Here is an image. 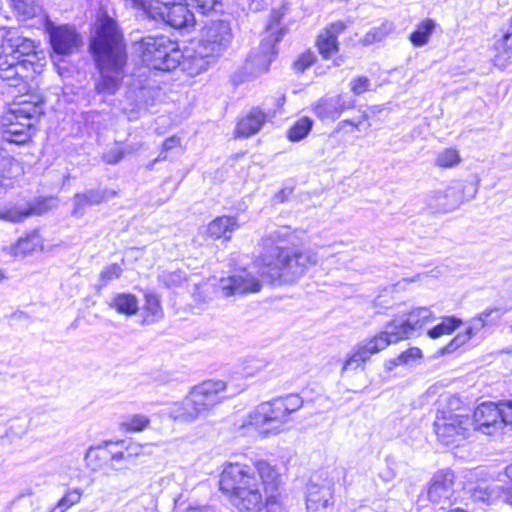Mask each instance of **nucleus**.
Instances as JSON below:
<instances>
[{
    "mask_svg": "<svg viewBox=\"0 0 512 512\" xmlns=\"http://www.w3.org/2000/svg\"><path fill=\"white\" fill-rule=\"evenodd\" d=\"M277 471L266 461L255 465L225 463L219 487L238 512H261L264 507L262 487L274 488Z\"/></svg>",
    "mask_w": 512,
    "mask_h": 512,
    "instance_id": "nucleus-1",
    "label": "nucleus"
},
{
    "mask_svg": "<svg viewBox=\"0 0 512 512\" xmlns=\"http://www.w3.org/2000/svg\"><path fill=\"white\" fill-rule=\"evenodd\" d=\"M291 237L290 228L283 226L270 231L262 239L264 253L258 257L256 265L262 276L270 281L281 277L294 280L318 262V256L312 250L287 247Z\"/></svg>",
    "mask_w": 512,
    "mask_h": 512,
    "instance_id": "nucleus-2",
    "label": "nucleus"
},
{
    "mask_svg": "<svg viewBox=\"0 0 512 512\" xmlns=\"http://www.w3.org/2000/svg\"><path fill=\"white\" fill-rule=\"evenodd\" d=\"M90 49L100 74L97 90L114 94L122 80L127 55L122 33L115 20L107 14L102 15L95 27Z\"/></svg>",
    "mask_w": 512,
    "mask_h": 512,
    "instance_id": "nucleus-3",
    "label": "nucleus"
},
{
    "mask_svg": "<svg viewBox=\"0 0 512 512\" xmlns=\"http://www.w3.org/2000/svg\"><path fill=\"white\" fill-rule=\"evenodd\" d=\"M36 45L16 29L0 28V78L10 86L29 77L34 71Z\"/></svg>",
    "mask_w": 512,
    "mask_h": 512,
    "instance_id": "nucleus-4",
    "label": "nucleus"
},
{
    "mask_svg": "<svg viewBox=\"0 0 512 512\" xmlns=\"http://www.w3.org/2000/svg\"><path fill=\"white\" fill-rule=\"evenodd\" d=\"M302 404L303 401L297 394L263 402L241 420L237 431L242 436L277 434L284 429L290 415L299 410Z\"/></svg>",
    "mask_w": 512,
    "mask_h": 512,
    "instance_id": "nucleus-5",
    "label": "nucleus"
},
{
    "mask_svg": "<svg viewBox=\"0 0 512 512\" xmlns=\"http://www.w3.org/2000/svg\"><path fill=\"white\" fill-rule=\"evenodd\" d=\"M401 328H406V320L393 319L386 324L385 330L380 331L371 338H366L355 345L350 354L347 355L342 373L355 370L370 358L385 350L389 345L395 344L411 336H401Z\"/></svg>",
    "mask_w": 512,
    "mask_h": 512,
    "instance_id": "nucleus-6",
    "label": "nucleus"
},
{
    "mask_svg": "<svg viewBox=\"0 0 512 512\" xmlns=\"http://www.w3.org/2000/svg\"><path fill=\"white\" fill-rule=\"evenodd\" d=\"M135 48L142 62L155 70H173L183 58L177 43L164 35L144 37L135 44Z\"/></svg>",
    "mask_w": 512,
    "mask_h": 512,
    "instance_id": "nucleus-7",
    "label": "nucleus"
},
{
    "mask_svg": "<svg viewBox=\"0 0 512 512\" xmlns=\"http://www.w3.org/2000/svg\"><path fill=\"white\" fill-rule=\"evenodd\" d=\"M459 403V398L452 396L448 399L446 407L438 409L434 421V431L443 445H458L473 430V421L468 414L456 413L451 410L452 406H457Z\"/></svg>",
    "mask_w": 512,
    "mask_h": 512,
    "instance_id": "nucleus-8",
    "label": "nucleus"
},
{
    "mask_svg": "<svg viewBox=\"0 0 512 512\" xmlns=\"http://www.w3.org/2000/svg\"><path fill=\"white\" fill-rule=\"evenodd\" d=\"M41 107L32 103H21L7 111L1 120L3 140L15 144L26 143L34 132V121L41 114Z\"/></svg>",
    "mask_w": 512,
    "mask_h": 512,
    "instance_id": "nucleus-9",
    "label": "nucleus"
},
{
    "mask_svg": "<svg viewBox=\"0 0 512 512\" xmlns=\"http://www.w3.org/2000/svg\"><path fill=\"white\" fill-rule=\"evenodd\" d=\"M233 39L229 22L212 20L202 29L201 39L198 43L199 53L219 58L228 49Z\"/></svg>",
    "mask_w": 512,
    "mask_h": 512,
    "instance_id": "nucleus-10",
    "label": "nucleus"
},
{
    "mask_svg": "<svg viewBox=\"0 0 512 512\" xmlns=\"http://www.w3.org/2000/svg\"><path fill=\"white\" fill-rule=\"evenodd\" d=\"M236 393L238 391L235 389L230 392L228 384L222 380H206L194 386L188 394L198 403L203 416H206L225 398Z\"/></svg>",
    "mask_w": 512,
    "mask_h": 512,
    "instance_id": "nucleus-11",
    "label": "nucleus"
},
{
    "mask_svg": "<svg viewBox=\"0 0 512 512\" xmlns=\"http://www.w3.org/2000/svg\"><path fill=\"white\" fill-rule=\"evenodd\" d=\"M261 282L251 272L243 270L226 278H221L217 292L222 297L257 293L261 290Z\"/></svg>",
    "mask_w": 512,
    "mask_h": 512,
    "instance_id": "nucleus-12",
    "label": "nucleus"
},
{
    "mask_svg": "<svg viewBox=\"0 0 512 512\" xmlns=\"http://www.w3.org/2000/svg\"><path fill=\"white\" fill-rule=\"evenodd\" d=\"M508 310L498 307L488 308L481 312L479 315L471 319L470 326L467 328L465 333L458 334L446 347L447 353L455 351L457 348L468 342L472 336L476 335L486 325H492L497 323L502 315Z\"/></svg>",
    "mask_w": 512,
    "mask_h": 512,
    "instance_id": "nucleus-13",
    "label": "nucleus"
},
{
    "mask_svg": "<svg viewBox=\"0 0 512 512\" xmlns=\"http://www.w3.org/2000/svg\"><path fill=\"white\" fill-rule=\"evenodd\" d=\"M428 499L440 508L445 509L452 504L454 496V474L450 470H441L431 479L427 491Z\"/></svg>",
    "mask_w": 512,
    "mask_h": 512,
    "instance_id": "nucleus-14",
    "label": "nucleus"
},
{
    "mask_svg": "<svg viewBox=\"0 0 512 512\" xmlns=\"http://www.w3.org/2000/svg\"><path fill=\"white\" fill-rule=\"evenodd\" d=\"M48 33L53 52L60 56L72 54L82 43L75 28L68 25L49 26Z\"/></svg>",
    "mask_w": 512,
    "mask_h": 512,
    "instance_id": "nucleus-15",
    "label": "nucleus"
},
{
    "mask_svg": "<svg viewBox=\"0 0 512 512\" xmlns=\"http://www.w3.org/2000/svg\"><path fill=\"white\" fill-rule=\"evenodd\" d=\"M355 107V100L351 98H345L343 95H336L332 97H322L317 100L312 110L314 114L321 121H335L341 114Z\"/></svg>",
    "mask_w": 512,
    "mask_h": 512,
    "instance_id": "nucleus-16",
    "label": "nucleus"
},
{
    "mask_svg": "<svg viewBox=\"0 0 512 512\" xmlns=\"http://www.w3.org/2000/svg\"><path fill=\"white\" fill-rule=\"evenodd\" d=\"M333 503V484L329 481L311 480L306 490L307 512H327Z\"/></svg>",
    "mask_w": 512,
    "mask_h": 512,
    "instance_id": "nucleus-17",
    "label": "nucleus"
},
{
    "mask_svg": "<svg viewBox=\"0 0 512 512\" xmlns=\"http://www.w3.org/2000/svg\"><path fill=\"white\" fill-rule=\"evenodd\" d=\"M500 412L496 403L488 402L479 405L473 415V430L478 429L482 433L491 435L497 429L503 427Z\"/></svg>",
    "mask_w": 512,
    "mask_h": 512,
    "instance_id": "nucleus-18",
    "label": "nucleus"
},
{
    "mask_svg": "<svg viewBox=\"0 0 512 512\" xmlns=\"http://www.w3.org/2000/svg\"><path fill=\"white\" fill-rule=\"evenodd\" d=\"M346 29L343 21L327 25L318 35L317 48L324 59H330L339 50L338 36Z\"/></svg>",
    "mask_w": 512,
    "mask_h": 512,
    "instance_id": "nucleus-19",
    "label": "nucleus"
},
{
    "mask_svg": "<svg viewBox=\"0 0 512 512\" xmlns=\"http://www.w3.org/2000/svg\"><path fill=\"white\" fill-rule=\"evenodd\" d=\"M115 195L114 191L108 189H89L82 193H76L73 197L71 214L74 217H83L87 206L98 205Z\"/></svg>",
    "mask_w": 512,
    "mask_h": 512,
    "instance_id": "nucleus-20",
    "label": "nucleus"
},
{
    "mask_svg": "<svg viewBox=\"0 0 512 512\" xmlns=\"http://www.w3.org/2000/svg\"><path fill=\"white\" fill-rule=\"evenodd\" d=\"M280 41V37L273 39H263L258 52H252L246 62V65L255 72L261 73L269 69L273 56L276 55L275 46Z\"/></svg>",
    "mask_w": 512,
    "mask_h": 512,
    "instance_id": "nucleus-21",
    "label": "nucleus"
},
{
    "mask_svg": "<svg viewBox=\"0 0 512 512\" xmlns=\"http://www.w3.org/2000/svg\"><path fill=\"white\" fill-rule=\"evenodd\" d=\"M43 249V238L38 231L27 233L24 237L9 246L2 248L3 252L11 257H25L37 250Z\"/></svg>",
    "mask_w": 512,
    "mask_h": 512,
    "instance_id": "nucleus-22",
    "label": "nucleus"
},
{
    "mask_svg": "<svg viewBox=\"0 0 512 512\" xmlns=\"http://www.w3.org/2000/svg\"><path fill=\"white\" fill-rule=\"evenodd\" d=\"M197 402L189 394L181 401L173 403L168 409V416L183 423H193L204 417Z\"/></svg>",
    "mask_w": 512,
    "mask_h": 512,
    "instance_id": "nucleus-23",
    "label": "nucleus"
},
{
    "mask_svg": "<svg viewBox=\"0 0 512 512\" xmlns=\"http://www.w3.org/2000/svg\"><path fill=\"white\" fill-rule=\"evenodd\" d=\"M157 21H163L175 29H181L193 26L195 18L185 1H181L172 5L166 13H163V17H159Z\"/></svg>",
    "mask_w": 512,
    "mask_h": 512,
    "instance_id": "nucleus-24",
    "label": "nucleus"
},
{
    "mask_svg": "<svg viewBox=\"0 0 512 512\" xmlns=\"http://www.w3.org/2000/svg\"><path fill=\"white\" fill-rule=\"evenodd\" d=\"M49 200H41L26 206H15L0 212V219L10 222H22L31 215H41L45 213L50 206Z\"/></svg>",
    "mask_w": 512,
    "mask_h": 512,
    "instance_id": "nucleus-25",
    "label": "nucleus"
},
{
    "mask_svg": "<svg viewBox=\"0 0 512 512\" xmlns=\"http://www.w3.org/2000/svg\"><path fill=\"white\" fill-rule=\"evenodd\" d=\"M266 122V115L258 108H253L237 124L236 133L239 137H249L257 133Z\"/></svg>",
    "mask_w": 512,
    "mask_h": 512,
    "instance_id": "nucleus-26",
    "label": "nucleus"
},
{
    "mask_svg": "<svg viewBox=\"0 0 512 512\" xmlns=\"http://www.w3.org/2000/svg\"><path fill=\"white\" fill-rule=\"evenodd\" d=\"M239 227L237 219L231 216H221L211 221L207 228V234L215 239L225 238L229 240L232 233Z\"/></svg>",
    "mask_w": 512,
    "mask_h": 512,
    "instance_id": "nucleus-27",
    "label": "nucleus"
},
{
    "mask_svg": "<svg viewBox=\"0 0 512 512\" xmlns=\"http://www.w3.org/2000/svg\"><path fill=\"white\" fill-rule=\"evenodd\" d=\"M433 314L426 307L417 308L408 314L406 328H401V336H414L424 325L431 322Z\"/></svg>",
    "mask_w": 512,
    "mask_h": 512,
    "instance_id": "nucleus-28",
    "label": "nucleus"
},
{
    "mask_svg": "<svg viewBox=\"0 0 512 512\" xmlns=\"http://www.w3.org/2000/svg\"><path fill=\"white\" fill-rule=\"evenodd\" d=\"M217 58L212 55H204L199 53V45L195 48L192 55H188L183 61L184 70L190 75H197L209 67Z\"/></svg>",
    "mask_w": 512,
    "mask_h": 512,
    "instance_id": "nucleus-29",
    "label": "nucleus"
},
{
    "mask_svg": "<svg viewBox=\"0 0 512 512\" xmlns=\"http://www.w3.org/2000/svg\"><path fill=\"white\" fill-rule=\"evenodd\" d=\"M109 306L126 316L135 315L139 309L138 299L130 293H119L111 298Z\"/></svg>",
    "mask_w": 512,
    "mask_h": 512,
    "instance_id": "nucleus-30",
    "label": "nucleus"
},
{
    "mask_svg": "<svg viewBox=\"0 0 512 512\" xmlns=\"http://www.w3.org/2000/svg\"><path fill=\"white\" fill-rule=\"evenodd\" d=\"M19 163L12 158L0 160V193L13 186V179L20 173Z\"/></svg>",
    "mask_w": 512,
    "mask_h": 512,
    "instance_id": "nucleus-31",
    "label": "nucleus"
},
{
    "mask_svg": "<svg viewBox=\"0 0 512 512\" xmlns=\"http://www.w3.org/2000/svg\"><path fill=\"white\" fill-rule=\"evenodd\" d=\"M143 324H151L159 321L163 317V309L160 298L152 293L145 295V303L143 306Z\"/></svg>",
    "mask_w": 512,
    "mask_h": 512,
    "instance_id": "nucleus-32",
    "label": "nucleus"
},
{
    "mask_svg": "<svg viewBox=\"0 0 512 512\" xmlns=\"http://www.w3.org/2000/svg\"><path fill=\"white\" fill-rule=\"evenodd\" d=\"M498 54L495 56V64L504 67L506 62L512 57V17L510 29L495 43Z\"/></svg>",
    "mask_w": 512,
    "mask_h": 512,
    "instance_id": "nucleus-33",
    "label": "nucleus"
},
{
    "mask_svg": "<svg viewBox=\"0 0 512 512\" xmlns=\"http://www.w3.org/2000/svg\"><path fill=\"white\" fill-rule=\"evenodd\" d=\"M394 23L384 21L379 26L372 27L361 39L360 43L364 46L381 42L394 31Z\"/></svg>",
    "mask_w": 512,
    "mask_h": 512,
    "instance_id": "nucleus-34",
    "label": "nucleus"
},
{
    "mask_svg": "<svg viewBox=\"0 0 512 512\" xmlns=\"http://www.w3.org/2000/svg\"><path fill=\"white\" fill-rule=\"evenodd\" d=\"M280 485V476L277 473V482L274 488L272 487H262L264 489L266 497L263 498L264 508H266L267 512H283L282 506V497L280 493H278V488Z\"/></svg>",
    "mask_w": 512,
    "mask_h": 512,
    "instance_id": "nucleus-35",
    "label": "nucleus"
},
{
    "mask_svg": "<svg viewBox=\"0 0 512 512\" xmlns=\"http://www.w3.org/2000/svg\"><path fill=\"white\" fill-rule=\"evenodd\" d=\"M435 29V22L432 19L422 21L416 30L410 35V41L414 46H423L427 44L431 34Z\"/></svg>",
    "mask_w": 512,
    "mask_h": 512,
    "instance_id": "nucleus-36",
    "label": "nucleus"
},
{
    "mask_svg": "<svg viewBox=\"0 0 512 512\" xmlns=\"http://www.w3.org/2000/svg\"><path fill=\"white\" fill-rule=\"evenodd\" d=\"M462 321L456 317H445L442 322L433 328L429 329L427 334L431 339H437L443 335H449L453 333L460 325Z\"/></svg>",
    "mask_w": 512,
    "mask_h": 512,
    "instance_id": "nucleus-37",
    "label": "nucleus"
},
{
    "mask_svg": "<svg viewBox=\"0 0 512 512\" xmlns=\"http://www.w3.org/2000/svg\"><path fill=\"white\" fill-rule=\"evenodd\" d=\"M82 494L83 491L80 488L68 489L49 512H65L67 509L80 502Z\"/></svg>",
    "mask_w": 512,
    "mask_h": 512,
    "instance_id": "nucleus-38",
    "label": "nucleus"
},
{
    "mask_svg": "<svg viewBox=\"0 0 512 512\" xmlns=\"http://www.w3.org/2000/svg\"><path fill=\"white\" fill-rule=\"evenodd\" d=\"M313 127V121L309 117H302L297 120L288 130L287 136L290 141L296 142L304 139Z\"/></svg>",
    "mask_w": 512,
    "mask_h": 512,
    "instance_id": "nucleus-39",
    "label": "nucleus"
},
{
    "mask_svg": "<svg viewBox=\"0 0 512 512\" xmlns=\"http://www.w3.org/2000/svg\"><path fill=\"white\" fill-rule=\"evenodd\" d=\"M286 7L282 6L278 9H273L270 15V19L268 21V24L266 26L267 33L269 34L268 37L265 39H273L275 37H282L284 34V30L282 28H279L281 19L286 14Z\"/></svg>",
    "mask_w": 512,
    "mask_h": 512,
    "instance_id": "nucleus-40",
    "label": "nucleus"
},
{
    "mask_svg": "<svg viewBox=\"0 0 512 512\" xmlns=\"http://www.w3.org/2000/svg\"><path fill=\"white\" fill-rule=\"evenodd\" d=\"M461 161L460 153L456 148H446L437 154L435 165L441 168H452Z\"/></svg>",
    "mask_w": 512,
    "mask_h": 512,
    "instance_id": "nucleus-41",
    "label": "nucleus"
},
{
    "mask_svg": "<svg viewBox=\"0 0 512 512\" xmlns=\"http://www.w3.org/2000/svg\"><path fill=\"white\" fill-rule=\"evenodd\" d=\"M106 458L107 453L104 449L101 447H90L85 454L84 460L89 469L96 471L102 467Z\"/></svg>",
    "mask_w": 512,
    "mask_h": 512,
    "instance_id": "nucleus-42",
    "label": "nucleus"
},
{
    "mask_svg": "<svg viewBox=\"0 0 512 512\" xmlns=\"http://www.w3.org/2000/svg\"><path fill=\"white\" fill-rule=\"evenodd\" d=\"M437 200L447 199L448 201L441 203L439 206L443 211H450L456 208L460 203V194L453 188L436 193Z\"/></svg>",
    "mask_w": 512,
    "mask_h": 512,
    "instance_id": "nucleus-43",
    "label": "nucleus"
},
{
    "mask_svg": "<svg viewBox=\"0 0 512 512\" xmlns=\"http://www.w3.org/2000/svg\"><path fill=\"white\" fill-rule=\"evenodd\" d=\"M149 424V419L144 415H133L128 417L123 423L122 427L126 431L140 432L143 431Z\"/></svg>",
    "mask_w": 512,
    "mask_h": 512,
    "instance_id": "nucleus-44",
    "label": "nucleus"
},
{
    "mask_svg": "<svg viewBox=\"0 0 512 512\" xmlns=\"http://www.w3.org/2000/svg\"><path fill=\"white\" fill-rule=\"evenodd\" d=\"M160 278H161V281L167 287L181 286L182 283L185 281V278L183 277V275L180 271L163 272L161 274Z\"/></svg>",
    "mask_w": 512,
    "mask_h": 512,
    "instance_id": "nucleus-45",
    "label": "nucleus"
},
{
    "mask_svg": "<svg viewBox=\"0 0 512 512\" xmlns=\"http://www.w3.org/2000/svg\"><path fill=\"white\" fill-rule=\"evenodd\" d=\"M316 60V56L313 52L307 51L299 56L294 63V68L297 72H304L310 67Z\"/></svg>",
    "mask_w": 512,
    "mask_h": 512,
    "instance_id": "nucleus-46",
    "label": "nucleus"
},
{
    "mask_svg": "<svg viewBox=\"0 0 512 512\" xmlns=\"http://www.w3.org/2000/svg\"><path fill=\"white\" fill-rule=\"evenodd\" d=\"M373 306L375 308L376 313H383V311L385 309L390 308L391 307L390 292L388 290H384L381 294H379L373 301Z\"/></svg>",
    "mask_w": 512,
    "mask_h": 512,
    "instance_id": "nucleus-47",
    "label": "nucleus"
},
{
    "mask_svg": "<svg viewBox=\"0 0 512 512\" xmlns=\"http://www.w3.org/2000/svg\"><path fill=\"white\" fill-rule=\"evenodd\" d=\"M12 2L19 13L26 16L35 14V0H12Z\"/></svg>",
    "mask_w": 512,
    "mask_h": 512,
    "instance_id": "nucleus-48",
    "label": "nucleus"
},
{
    "mask_svg": "<svg viewBox=\"0 0 512 512\" xmlns=\"http://www.w3.org/2000/svg\"><path fill=\"white\" fill-rule=\"evenodd\" d=\"M497 406L502 425L512 424V400L501 401Z\"/></svg>",
    "mask_w": 512,
    "mask_h": 512,
    "instance_id": "nucleus-49",
    "label": "nucleus"
},
{
    "mask_svg": "<svg viewBox=\"0 0 512 512\" xmlns=\"http://www.w3.org/2000/svg\"><path fill=\"white\" fill-rule=\"evenodd\" d=\"M350 87L355 95H361L369 90L370 80L364 76L357 77L351 80Z\"/></svg>",
    "mask_w": 512,
    "mask_h": 512,
    "instance_id": "nucleus-50",
    "label": "nucleus"
},
{
    "mask_svg": "<svg viewBox=\"0 0 512 512\" xmlns=\"http://www.w3.org/2000/svg\"><path fill=\"white\" fill-rule=\"evenodd\" d=\"M121 273L122 268L118 264H111L101 271L100 278L104 282H108L112 279L119 278L121 276Z\"/></svg>",
    "mask_w": 512,
    "mask_h": 512,
    "instance_id": "nucleus-51",
    "label": "nucleus"
},
{
    "mask_svg": "<svg viewBox=\"0 0 512 512\" xmlns=\"http://www.w3.org/2000/svg\"><path fill=\"white\" fill-rule=\"evenodd\" d=\"M131 151L129 147H126L124 150L119 148L111 149L105 153L104 160L109 164H116L123 159L125 153H130Z\"/></svg>",
    "mask_w": 512,
    "mask_h": 512,
    "instance_id": "nucleus-52",
    "label": "nucleus"
},
{
    "mask_svg": "<svg viewBox=\"0 0 512 512\" xmlns=\"http://www.w3.org/2000/svg\"><path fill=\"white\" fill-rule=\"evenodd\" d=\"M422 357V352L417 347L409 348L408 350L402 352L398 356V360L402 362L403 364H409L417 359H420Z\"/></svg>",
    "mask_w": 512,
    "mask_h": 512,
    "instance_id": "nucleus-53",
    "label": "nucleus"
},
{
    "mask_svg": "<svg viewBox=\"0 0 512 512\" xmlns=\"http://www.w3.org/2000/svg\"><path fill=\"white\" fill-rule=\"evenodd\" d=\"M368 120V114L363 111L356 119H345L338 123L337 130L344 129L346 125L355 127L357 130L361 129V125L364 121Z\"/></svg>",
    "mask_w": 512,
    "mask_h": 512,
    "instance_id": "nucleus-54",
    "label": "nucleus"
},
{
    "mask_svg": "<svg viewBox=\"0 0 512 512\" xmlns=\"http://www.w3.org/2000/svg\"><path fill=\"white\" fill-rule=\"evenodd\" d=\"M137 456V452L130 453L128 448H125L124 451H118L111 454V460L114 462H119L122 460L129 461L133 457Z\"/></svg>",
    "mask_w": 512,
    "mask_h": 512,
    "instance_id": "nucleus-55",
    "label": "nucleus"
},
{
    "mask_svg": "<svg viewBox=\"0 0 512 512\" xmlns=\"http://www.w3.org/2000/svg\"><path fill=\"white\" fill-rule=\"evenodd\" d=\"M203 14L214 9L221 0H194Z\"/></svg>",
    "mask_w": 512,
    "mask_h": 512,
    "instance_id": "nucleus-56",
    "label": "nucleus"
},
{
    "mask_svg": "<svg viewBox=\"0 0 512 512\" xmlns=\"http://www.w3.org/2000/svg\"><path fill=\"white\" fill-rule=\"evenodd\" d=\"M506 475L511 480V484L503 490L504 500L512 505V464L506 468Z\"/></svg>",
    "mask_w": 512,
    "mask_h": 512,
    "instance_id": "nucleus-57",
    "label": "nucleus"
},
{
    "mask_svg": "<svg viewBox=\"0 0 512 512\" xmlns=\"http://www.w3.org/2000/svg\"><path fill=\"white\" fill-rule=\"evenodd\" d=\"M180 145V139L178 137L172 136L167 138L162 145L164 151H169Z\"/></svg>",
    "mask_w": 512,
    "mask_h": 512,
    "instance_id": "nucleus-58",
    "label": "nucleus"
},
{
    "mask_svg": "<svg viewBox=\"0 0 512 512\" xmlns=\"http://www.w3.org/2000/svg\"><path fill=\"white\" fill-rule=\"evenodd\" d=\"M403 364L402 362H400V360H398V356L394 359H391V360H388L386 363H385V367L386 369L388 370H391L393 369L394 367L398 366V365H401Z\"/></svg>",
    "mask_w": 512,
    "mask_h": 512,
    "instance_id": "nucleus-59",
    "label": "nucleus"
},
{
    "mask_svg": "<svg viewBox=\"0 0 512 512\" xmlns=\"http://www.w3.org/2000/svg\"><path fill=\"white\" fill-rule=\"evenodd\" d=\"M187 512H213L210 507H190Z\"/></svg>",
    "mask_w": 512,
    "mask_h": 512,
    "instance_id": "nucleus-60",
    "label": "nucleus"
},
{
    "mask_svg": "<svg viewBox=\"0 0 512 512\" xmlns=\"http://www.w3.org/2000/svg\"><path fill=\"white\" fill-rule=\"evenodd\" d=\"M135 6L142 7L146 12L147 5L145 0H131Z\"/></svg>",
    "mask_w": 512,
    "mask_h": 512,
    "instance_id": "nucleus-61",
    "label": "nucleus"
},
{
    "mask_svg": "<svg viewBox=\"0 0 512 512\" xmlns=\"http://www.w3.org/2000/svg\"><path fill=\"white\" fill-rule=\"evenodd\" d=\"M126 448L129 449V452L130 453H135L137 452V455H139L140 451H141V447L138 446V445H130V446H127Z\"/></svg>",
    "mask_w": 512,
    "mask_h": 512,
    "instance_id": "nucleus-62",
    "label": "nucleus"
},
{
    "mask_svg": "<svg viewBox=\"0 0 512 512\" xmlns=\"http://www.w3.org/2000/svg\"><path fill=\"white\" fill-rule=\"evenodd\" d=\"M166 152L167 151L162 150L159 156L154 160V163L165 160L167 158Z\"/></svg>",
    "mask_w": 512,
    "mask_h": 512,
    "instance_id": "nucleus-63",
    "label": "nucleus"
},
{
    "mask_svg": "<svg viewBox=\"0 0 512 512\" xmlns=\"http://www.w3.org/2000/svg\"><path fill=\"white\" fill-rule=\"evenodd\" d=\"M252 2L255 3V9H258L263 0H252Z\"/></svg>",
    "mask_w": 512,
    "mask_h": 512,
    "instance_id": "nucleus-64",
    "label": "nucleus"
}]
</instances>
